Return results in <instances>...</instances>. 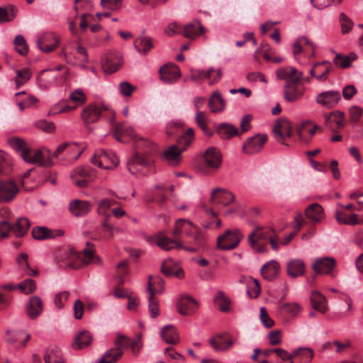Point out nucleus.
Segmentation results:
<instances>
[{"mask_svg": "<svg viewBox=\"0 0 363 363\" xmlns=\"http://www.w3.org/2000/svg\"><path fill=\"white\" fill-rule=\"evenodd\" d=\"M13 44L15 45V50L21 55L25 56L28 52V45L24 37L22 35H18L16 36Z\"/></svg>", "mask_w": 363, "mask_h": 363, "instance_id": "13d9d810", "label": "nucleus"}, {"mask_svg": "<svg viewBox=\"0 0 363 363\" xmlns=\"http://www.w3.org/2000/svg\"><path fill=\"white\" fill-rule=\"evenodd\" d=\"M203 172L211 174L216 173L221 167L223 156L218 148L209 147L203 152Z\"/></svg>", "mask_w": 363, "mask_h": 363, "instance_id": "0eeeda50", "label": "nucleus"}, {"mask_svg": "<svg viewBox=\"0 0 363 363\" xmlns=\"http://www.w3.org/2000/svg\"><path fill=\"white\" fill-rule=\"evenodd\" d=\"M197 230V227L189 220L180 218L175 222L172 231L173 238L167 237L163 232H160L154 236H150L147 240L150 243L156 244L161 249L169 251L183 247L179 239V235L184 232L186 236L190 237Z\"/></svg>", "mask_w": 363, "mask_h": 363, "instance_id": "f257e3e1", "label": "nucleus"}, {"mask_svg": "<svg viewBox=\"0 0 363 363\" xmlns=\"http://www.w3.org/2000/svg\"><path fill=\"white\" fill-rule=\"evenodd\" d=\"M60 43L59 38L52 33L43 35L37 40L38 48L45 52H50L53 51Z\"/></svg>", "mask_w": 363, "mask_h": 363, "instance_id": "aec40b11", "label": "nucleus"}, {"mask_svg": "<svg viewBox=\"0 0 363 363\" xmlns=\"http://www.w3.org/2000/svg\"><path fill=\"white\" fill-rule=\"evenodd\" d=\"M281 310L291 316H296L299 313L301 308L297 303H286L281 306Z\"/></svg>", "mask_w": 363, "mask_h": 363, "instance_id": "0e129e2a", "label": "nucleus"}, {"mask_svg": "<svg viewBox=\"0 0 363 363\" xmlns=\"http://www.w3.org/2000/svg\"><path fill=\"white\" fill-rule=\"evenodd\" d=\"M36 283L33 279H26L18 285V289L26 294L33 293L36 290Z\"/></svg>", "mask_w": 363, "mask_h": 363, "instance_id": "bf43d9fd", "label": "nucleus"}, {"mask_svg": "<svg viewBox=\"0 0 363 363\" xmlns=\"http://www.w3.org/2000/svg\"><path fill=\"white\" fill-rule=\"evenodd\" d=\"M305 213L306 217L314 223L320 221L323 218V209L322 206L317 203L311 204L306 208Z\"/></svg>", "mask_w": 363, "mask_h": 363, "instance_id": "58836bf2", "label": "nucleus"}, {"mask_svg": "<svg viewBox=\"0 0 363 363\" xmlns=\"http://www.w3.org/2000/svg\"><path fill=\"white\" fill-rule=\"evenodd\" d=\"M28 256L26 252H21L17 257L16 261L19 264L20 268L25 274L30 277H36L38 272L36 269H32L28 264Z\"/></svg>", "mask_w": 363, "mask_h": 363, "instance_id": "79ce46f5", "label": "nucleus"}, {"mask_svg": "<svg viewBox=\"0 0 363 363\" xmlns=\"http://www.w3.org/2000/svg\"><path fill=\"white\" fill-rule=\"evenodd\" d=\"M273 133L277 141L285 145L284 143L285 138H291L292 135V128L289 121L286 118L277 120L273 128Z\"/></svg>", "mask_w": 363, "mask_h": 363, "instance_id": "dca6fc26", "label": "nucleus"}, {"mask_svg": "<svg viewBox=\"0 0 363 363\" xmlns=\"http://www.w3.org/2000/svg\"><path fill=\"white\" fill-rule=\"evenodd\" d=\"M267 137L264 134H257L247 139L242 145V150L247 155H252L259 152L264 143Z\"/></svg>", "mask_w": 363, "mask_h": 363, "instance_id": "f3484780", "label": "nucleus"}, {"mask_svg": "<svg viewBox=\"0 0 363 363\" xmlns=\"http://www.w3.org/2000/svg\"><path fill=\"white\" fill-rule=\"evenodd\" d=\"M12 170V162L10 157L0 151V174H8Z\"/></svg>", "mask_w": 363, "mask_h": 363, "instance_id": "4d7b16f0", "label": "nucleus"}, {"mask_svg": "<svg viewBox=\"0 0 363 363\" xmlns=\"http://www.w3.org/2000/svg\"><path fill=\"white\" fill-rule=\"evenodd\" d=\"M314 353L309 347H301L292 352L293 360L291 363H310L313 357Z\"/></svg>", "mask_w": 363, "mask_h": 363, "instance_id": "c85d7f7f", "label": "nucleus"}, {"mask_svg": "<svg viewBox=\"0 0 363 363\" xmlns=\"http://www.w3.org/2000/svg\"><path fill=\"white\" fill-rule=\"evenodd\" d=\"M45 363H65L61 350L58 349L51 350L44 355Z\"/></svg>", "mask_w": 363, "mask_h": 363, "instance_id": "864d4df0", "label": "nucleus"}, {"mask_svg": "<svg viewBox=\"0 0 363 363\" xmlns=\"http://www.w3.org/2000/svg\"><path fill=\"white\" fill-rule=\"evenodd\" d=\"M287 274L293 277L303 276L305 273V264L301 259H291L286 264Z\"/></svg>", "mask_w": 363, "mask_h": 363, "instance_id": "72a5a7b5", "label": "nucleus"}, {"mask_svg": "<svg viewBox=\"0 0 363 363\" xmlns=\"http://www.w3.org/2000/svg\"><path fill=\"white\" fill-rule=\"evenodd\" d=\"M16 77L13 81L16 84V88L18 89L25 84L31 77V72L28 68H23L21 69L16 70Z\"/></svg>", "mask_w": 363, "mask_h": 363, "instance_id": "603ef678", "label": "nucleus"}, {"mask_svg": "<svg viewBox=\"0 0 363 363\" xmlns=\"http://www.w3.org/2000/svg\"><path fill=\"white\" fill-rule=\"evenodd\" d=\"M30 339V335L24 331L9 330L6 333L7 342L14 345L17 348L24 347Z\"/></svg>", "mask_w": 363, "mask_h": 363, "instance_id": "4be33fe9", "label": "nucleus"}, {"mask_svg": "<svg viewBox=\"0 0 363 363\" xmlns=\"http://www.w3.org/2000/svg\"><path fill=\"white\" fill-rule=\"evenodd\" d=\"M32 235L34 239L38 240L54 238L51 230L43 226L35 227L32 230Z\"/></svg>", "mask_w": 363, "mask_h": 363, "instance_id": "5fc2aeb1", "label": "nucleus"}, {"mask_svg": "<svg viewBox=\"0 0 363 363\" xmlns=\"http://www.w3.org/2000/svg\"><path fill=\"white\" fill-rule=\"evenodd\" d=\"M130 340L123 335H118L114 341L116 348L107 350L101 357L99 363H116L122 356L123 350L127 348Z\"/></svg>", "mask_w": 363, "mask_h": 363, "instance_id": "6e6552de", "label": "nucleus"}, {"mask_svg": "<svg viewBox=\"0 0 363 363\" xmlns=\"http://www.w3.org/2000/svg\"><path fill=\"white\" fill-rule=\"evenodd\" d=\"M311 123L309 121H306L303 122L301 125L297 127V133L300 140L306 143H308L311 141V138H306L304 136V131H307L310 135L311 138L315 133L316 130L318 129L319 126L318 125H314L313 128L307 130V125H310Z\"/></svg>", "mask_w": 363, "mask_h": 363, "instance_id": "49530a36", "label": "nucleus"}, {"mask_svg": "<svg viewBox=\"0 0 363 363\" xmlns=\"http://www.w3.org/2000/svg\"><path fill=\"white\" fill-rule=\"evenodd\" d=\"M161 337L167 344L175 345L179 341V335L173 325H166L160 332Z\"/></svg>", "mask_w": 363, "mask_h": 363, "instance_id": "e433bc0d", "label": "nucleus"}, {"mask_svg": "<svg viewBox=\"0 0 363 363\" xmlns=\"http://www.w3.org/2000/svg\"><path fill=\"white\" fill-rule=\"evenodd\" d=\"M91 169L89 167H78L71 173L72 179L75 177H81L84 179H90L91 174Z\"/></svg>", "mask_w": 363, "mask_h": 363, "instance_id": "680f3d73", "label": "nucleus"}, {"mask_svg": "<svg viewBox=\"0 0 363 363\" xmlns=\"http://www.w3.org/2000/svg\"><path fill=\"white\" fill-rule=\"evenodd\" d=\"M214 301L216 303H218L220 309L222 311L225 312V311H228V309H229L228 306L230 304V301L223 291H219L217 293L216 296L214 298Z\"/></svg>", "mask_w": 363, "mask_h": 363, "instance_id": "052dcab7", "label": "nucleus"}, {"mask_svg": "<svg viewBox=\"0 0 363 363\" xmlns=\"http://www.w3.org/2000/svg\"><path fill=\"white\" fill-rule=\"evenodd\" d=\"M79 259L84 264H101L100 257L96 255L94 245L90 242H86V247L82 252L78 253L72 247H65L57 250L55 255V262L69 269H78L79 264H75L73 260Z\"/></svg>", "mask_w": 363, "mask_h": 363, "instance_id": "f03ea898", "label": "nucleus"}, {"mask_svg": "<svg viewBox=\"0 0 363 363\" xmlns=\"http://www.w3.org/2000/svg\"><path fill=\"white\" fill-rule=\"evenodd\" d=\"M92 337L89 332L82 331L76 336L73 347L75 349H82L90 344Z\"/></svg>", "mask_w": 363, "mask_h": 363, "instance_id": "3c124183", "label": "nucleus"}, {"mask_svg": "<svg viewBox=\"0 0 363 363\" xmlns=\"http://www.w3.org/2000/svg\"><path fill=\"white\" fill-rule=\"evenodd\" d=\"M325 122L327 125L335 123L337 128H342L344 126L345 113L340 111H334L330 113L323 115Z\"/></svg>", "mask_w": 363, "mask_h": 363, "instance_id": "a19ab883", "label": "nucleus"}, {"mask_svg": "<svg viewBox=\"0 0 363 363\" xmlns=\"http://www.w3.org/2000/svg\"><path fill=\"white\" fill-rule=\"evenodd\" d=\"M332 345H333L334 352L337 354H342L346 351L350 347V342L349 340H345L344 342H341L340 340H333L332 341Z\"/></svg>", "mask_w": 363, "mask_h": 363, "instance_id": "69168bd1", "label": "nucleus"}, {"mask_svg": "<svg viewBox=\"0 0 363 363\" xmlns=\"http://www.w3.org/2000/svg\"><path fill=\"white\" fill-rule=\"evenodd\" d=\"M134 46L137 51L142 55H146L153 48V44L150 38L140 37L134 41Z\"/></svg>", "mask_w": 363, "mask_h": 363, "instance_id": "c03bdc74", "label": "nucleus"}, {"mask_svg": "<svg viewBox=\"0 0 363 363\" xmlns=\"http://www.w3.org/2000/svg\"><path fill=\"white\" fill-rule=\"evenodd\" d=\"M193 238L194 247H181V249H184L191 252H196L199 250L204 248L205 246V237L204 235L197 229L191 236Z\"/></svg>", "mask_w": 363, "mask_h": 363, "instance_id": "4c0bfd02", "label": "nucleus"}, {"mask_svg": "<svg viewBox=\"0 0 363 363\" xmlns=\"http://www.w3.org/2000/svg\"><path fill=\"white\" fill-rule=\"evenodd\" d=\"M106 109V108L104 105L90 104L83 109L82 118L86 124L96 122L100 118L102 111Z\"/></svg>", "mask_w": 363, "mask_h": 363, "instance_id": "6ab92c4d", "label": "nucleus"}, {"mask_svg": "<svg viewBox=\"0 0 363 363\" xmlns=\"http://www.w3.org/2000/svg\"><path fill=\"white\" fill-rule=\"evenodd\" d=\"M91 208L89 202L75 199L69 203V211L71 213L77 217L83 216L87 214Z\"/></svg>", "mask_w": 363, "mask_h": 363, "instance_id": "c756f323", "label": "nucleus"}, {"mask_svg": "<svg viewBox=\"0 0 363 363\" xmlns=\"http://www.w3.org/2000/svg\"><path fill=\"white\" fill-rule=\"evenodd\" d=\"M83 150L78 146L77 143L65 142L57 146L56 150L53 153V157L60 159V155L63 152L66 153L65 158L69 163L77 160L82 155Z\"/></svg>", "mask_w": 363, "mask_h": 363, "instance_id": "9b49d317", "label": "nucleus"}, {"mask_svg": "<svg viewBox=\"0 0 363 363\" xmlns=\"http://www.w3.org/2000/svg\"><path fill=\"white\" fill-rule=\"evenodd\" d=\"M311 306L315 311L321 313H326L328 306L325 298L318 291H313L311 297Z\"/></svg>", "mask_w": 363, "mask_h": 363, "instance_id": "c9c22d12", "label": "nucleus"}, {"mask_svg": "<svg viewBox=\"0 0 363 363\" xmlns=\"http://www.w3.org/2000/svg\"><path fill=\"white\" fill-rule=\"evenodd\" d=\"M160 79L167 84L176 82L180 77V70L174 64L165 65L160 69Z\"/></svg>", "mask_w": 363, "mask_h": 363, "instance_id": "412c9836", "label": "nucleus"}, {"mask_svg": "<svg viewBox=\"0 0 363 363\" xmlns=\"http://www.w3.org/2000/svg\"><path fill=\"white\" fill-rule=\"evenodd\" d=\"M182 150L178 145H174L165 150L162 153V159L170 164L177 165L182 160Z\"/></svg>", "mask_w": 363, "mask_h": 363, "instance_id": "bb28decb", "label": "nucleus"}, {"mask_svg": "<svg viewBox=\"0 0 363 363\" xmlns=\"http://www.w3.org/2000/svg\"><path fill=\"white\" fill-rule=\"evenodd\" d=\"M176 306L179 314L189 316L196 312L199 303L191 296L182 295L177 298Z\"/></svg>", "mask_w": 363, "mask_h": 363, "instance_id": "ddd939ff", "label": "nucleus"}, {"mask_svg": "<svg viewBox=\"0 0 363 363\" xmlns=\"http://www.w3.org/2000/svg\"><path fill=\"white\" fill-rule=\"evenodd\" d=\"M217 131L223 139H229L238 134L237 128L229 123H220L217 127Z\"/></svg>", "mask_w": 363, "mask_h": 363, "instance_id": "a18cd8bd", "label": "nucleus"}, {"mask_svg": "<svg viewBox=\"0 0 363 363\" xmlns=\"http://www.w3.org/2000/svg\"><path fill=\"white\" fill-rule=\"evenodd\" d=\"M205 33L204 27L201 24L199 20L196 19L191 23L184 26L182 28V35L189 39H195L199 35Z\"/></svg>", "mask_w": 363, "mask_h": 363, "instance_id": "a878e982", "label": "nucleus"}, {"mask_svg": "<svg viewBox=\"0 0 363 363\" xmlns=\"http://www.w3.org/2000/svg\"><path fill=\"white\" fill-rule=\"evenodd\" d=\"M336 265L334 258L323 257L316 258L313 264L312 269L316 274H329Z\"/></svg>", "mask_w": 363, "mask_h": 363, "instance_id": "a211bd4d", "label": "nucleus"}, {"mask_svg": "<svg viewBox=\"0 0 363 363\" xmlns=\"http://www.w3.org/2000/svg\"><path fill=\"white\" fill-rule=\"evenodd\" d=\"M276 76L277 79L286 80L284 86L286 101L294 102L303 96L306 89L300 83L303 77V72L294 67L286 66L278 69Z\"/></svg>", "mask_w": 363, "mask_h": 363, "instance_id": "7ed1b4c3", "label": "nucleus"}, {"mask_svg": "<svg viewBox=\"0 0 363 363\" xmlns=\"http://www.w3.org/2000/svg\"><path fill=\"white\" fill-rule=\"evenodd\" d=\"M57 74L53 69L43 70L38 76V82L40 87L48 89L57 82Z\"/></svg>", "mask_w": 363, "mask_h": 363, "instance_id": "cd10ccee", "label": "nucleus"}, {"mask_svg": "<svg viewBox=\"0 0 363 363\" xmlns=\"http://www.w3.org/2000/svg\"><path fill=\"white\" fill-rule=\"evenodd\" d=\"M43 311V303L38 296H33L29 298L26 305V314L31 318L35 319Z\"/></svg>", "mask_w": 363, "mask_h": 363, "instance_id": "393cba45", "label": "nucleus"}, {"mask_svg": "<svg viewBox=\"0 0 363 363\" xmlns=\"http://www.w3.org/2000/svg\"><path fill=\"white\" fill-rule=\"evenodd\" d=\"M93 8V4L89 0H74V9L77 13L79 10H83L84 11H90Z\"/></svg>", "mask_w": 363, "mask_h": 363, "instance_id": "774afa93", "label": "nucleus"}, {"mask_svg": "<svg viewBox=\"0 0 363 363\" xmlns=\"http://www.w3.org/2000/svg\"><path fill=\"white\" fill-rule=\"evenodd\" d=\"M341 100L340 93L337 91H327L318 94L315 102L327 108L335 107Z\"/></svg>", "mask_w": 363, "mask_h": 363, "instance_id": "2eb2a0df", "label": "nucleus"}, {"mask_svg": "<svg viewBox=\"0 0 363 363\" xmlns=\"http://www.w3.org/2000/svg\"><path fill=\"white\" fill-rule=\"evenodd\" d=\"M351 123L356 124L363 114V108L358 106H352L349 109Z\"/></svg>", "mask_w": 363, "mask_h": 363, "instance_id": "e2e57ef3", "label": "nucleus"}, {"mask_svg": "<svg viewBox=\"0 0 363 363\" xmlns=\"http://www.w3.org/2000/svg\"><path fill=\"white\" fill-rule=\"evenodd\" d=\"M335 217L340 224L355 225L360 223L357 215L355 213L348 215L344 211H335Z\"/></svg>", "mask_w": 363, "mask_h": 363, "instance_id": "ea45409f", "label": "nucleus"}, {"mask_svg": "<svg viewBox=\"0 0 363 363\" xmlns=\"http://www.w3.org/2000/svg\"><path fill=\"white\" fill-rule=\"evenodd\" d=\"M93 164L105 169H112L119 164V160L114 152L109 150H96L91 159Z\"/></svg>", "mask_w": 363, "mask_h": 363, "instance_id": "1a4fd4ad", "label": "nucleus"}, {"mask_svg": "<svg viewBox=\"0 0 363 363\" xmlns=\"http://www.w3.org/2000/svg\"><path fill=\"white\" fill-rule=\"evenodd\" d=\"M243 238L239 229L227 230L217 238V246L222 250H231L237 247Z\"/></svg>", "mask_w": 363, "mask_h": 363, "instance_id": "9d476101", "label": "nucleus"}, {"mask_svg": "<svg viewBox=\"0 0 363 363\" xmlns=\"http://www.w3.org/2000/svg\"><path fill=\"white\" fill-rule=\"evenodd\" d=\"M8 143L27 163L38 164L44 167L54 165L51 159V152L48 149L42 147L32 152L28 144L19 138H11L9 139Z\"/></svg>", "mask_w": 363, "mask_h": 363, "instance_id": "20e7f679", "label": "nucleus"}, {"mask_svg": "<svg viewBox=\"0 0 363 363\" xmlns=\"http://www.w3.org/2000/svg\"><path fill=\"white\" fill-rule=\"evenodd\" d=\"M357 58L356 54L351 52L349 55L337 54L334 57V63L341 68H348L351 66V62Z\"/></svg>", "mask_w": 363, "mask_h": 363, "instance_id": "8fccbe9b", "label": "nucleus"}, {"mask_svg": "<svg viewBox=\"0 0 363 363\" xmlns=\"http://www.w3.org/2000/svg\"><path fill=\"white\" fill-rule=\"evenodd\" d=\"M208 105L213 113L221 112L225 106V101L218 91H215L211 95Z\"/></svg>", "mask_w": 363, "mask_h": 363, "instance_id": "f704fd0d", "label": "nucleus"}, {"mask_svg": "<svg viewBox=\"0 0 363 363\" xmlns=\"http://www.w3.org/2000/svg\"><path fill=\"white\" fill-rule=\"evenodd\" d=\"M30 226V223L27 218L20 217L12 224L9 222L10 231L13 232L18 238L26 235Z\"/></svg>", "mask_w": 363, "mask_h": 363, "instance_id": "7c9ffc66", "label": "nucleus"}, {"mask_svg": "<svg viewBox=\"0 0 363 363\" xmlns=\"http://www.w3.org/2000/svg\"><path fill=\"white\" fill-rule=\"evenodd\" d=\"M16 14L17 9L13 6L0 7V24L12 21Z\"/></svg>", "mask_w": 363, "mask_h": 363, "instance_id": "09e8293b", "label": "nucleus"}, {"mask_svg": "<svg viewBox=\"0 0 363 363\" xmlns=\"http://www.w3.org/2000/svg\"><path fill=\"white\" fill-rule=\"evenodd\" d=\"M194 140V130L192 128H189L178 138L177 145L179 146L182 151H185Z\"/></svg>", "mask_w": 363, "mask_h": 363, "instance_id": "de8ad7c7", "label": "nucleus"}, {"mask_svg": "<svg viewBox=\"0 0 363 363\" xmlns=\"http://www.w3.org/2000/svg\"><path fill=\"white\" fill-rule=\"evenodd\" d=\"M340 22L343 34H346L352 30L353 23L344 13H342L340 16Z\"/></svg>", "mask_w": 363, "mask_h": 363, "instance_id": "338daca9", "label": "nucleus"}, {"mask_svg": "<svg viewBox=\"0 0 363 363\" xmlns=\"http://www.w3.org/2000/svg\"><path fill=\"white\" fill-rule=\"evenodd\" d=\"M279 272V264L275 260H271L265 263L261 268L260 272L262 277L269 281H272L278 275Z\"/></svg>", "mask_w": 363, "mask_h": 363, "instance_id": "473e14b6", "label": "nucleus"}, {"mask_svg": "<svg viewBox=\"0 0 363 363\" xmlns=\"http://www.w3.org/2000/svg\"><path fill=\"white\" fill-rule=\"evenodd\" d=\"M228 333L217 334L209 340V344L216 352L226 351L234 344L231 339H228Z\"/></svg>", "mask_w": 363, "mask_h": 363, "instance_id": "5701e85b", "label": "nucleus"}, {"mask_svg": "<svg viewBox=\"0 0 363 363\" xmlns=\"http://www.w3.org/2000/svg\"><path fill=\"white\" fill-rule=\"evenodd\" d=\"M308 46L311 48V53L310 57H315V45L313 42H311L309 39H308L305 36H301L297 38L293 44V53L295 56L300 54L301 52L306 50V47Z\"/></svg>", "mask_w": 363, "mask_h": 363, "instance_id": "2f4dec72", "label": "nucleus"}, {"mask_svg": "<svg viewBox=\"0 0 363 363\" xmlns=\"http://www.w3.org/2000/svg\"><path fill=\"white\" fill-rule=\"evenodd\" d=\"M147 291L149 292L148 296V308L150 313V316L152 318H155L160 315V308L158 305V302L154 296V291L152 288V284L150 281L148 283Z\"/></svg>", "mask_w": 363, "mask_h": 363, "instance_id": "37998d69", "label": "nucleus"}, {"mask_svg": "<svg viewBox=\"0 0 363 363\" xmlns=\"http://www.w3.org/2000/svg\"><path fill=\"white\" fill-rule=\"evenodd\" d=\"M18 193V187L13 180H0V203H9Z\"/></svg>", "mask_w": 363, "mask_h": 363, "instance_id": "4468645a", "label": "nucleus"}, {"mask_svg": "<svg viewBox=\"0 0 363 363\" xmlns=\"http://www.w3.org/2000/svg\"><path fill=\"white\" fill-rule=\"evenodd\" d=\"M248 241L251 247L259 253L265 252L267 250L266 245L260 243L261 241L269 242L274 251L279 250L278 236L275 235L273 230L257 228L249 235Z\"/></svg>", "mask_w": 363, "mask_h": 363, "instance_id": "39448f33", "label": "nucleus"}, {"mask_svg": "<svg viewBox=\"0 0 363 363\" xmlns=\"http://www.w3.org/2000/svg\"><path fill=\"white\" fill-rule=\"evenodd\" d=\"M123 64V59L121 53L116 50L107 52L101 60V65L104 71L112 74L119 69Z\"/></svg>", "mask_w": 363, "mask_h": 363, "instance_id": "f8f14e48", "label": "nucleus"}, {"mask_svg": "<svg viewBox=\"0 0 363 363\" xmlns=\"http://www.w3.org/2000/svg\"><path fill=\"white\" fill-rule=\"evenodd\" d=\"M145 146L143 152H135L134 155L128 160L127 168L132 174L138 172L135 165L141 167H148L152 164V160L150 155L155 153V146L150 142L145 140L143 142Z\"/></svg>", "mask_w": 363, "mask_h": 363, "instance_id": "423d86ee", "label": "nucleus"}, {"mask_svg": "<svg viewBox=\"0 0 363 363\" xmlns=\"http://www.w3.org/2000/svg\"><path fill=\"white\" fill-rule=\"evenodd\" d=\"M235 200V195L225 189L216 188L211 195V202H218L224 206L230 204Z\"/></svg>", "mask_w": 363, "mask_h": 363, "instance_id": "b1692460", "label": "nucleus"}, {"mask_svg": "<svg viewBox=\"0 0 363 363\" xmlns=\"http://www.w3.org/2000/svg\"><path fill=\"white\" fill-rule=\"evenodd\" d=\"M127 135L131 138L134 137L133 130L130 127H127L124 123H118L113 133L114 138L119 142H123L121 138V135Z\"/></svg>", "mask_w": 363, "mask_h": 363, "instance_id": "6e6d98bb", "label": "nucleus"}]
</instances>
